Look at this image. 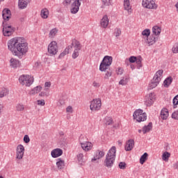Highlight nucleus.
Returning <instances> with one entry per match:
<instances>
[{
    "label": "nucleus",
    "mask_w": 178,
    "mask_h": 178,
    "mask_svg": "<svg viewBox=\"0 0 178 178\" xmlns=\"http://www.w3.org/2000/svg\"><path fill=\"white\" fill-rule=\"evenodd\" d=\"M101 106H102L101 99H95L91 102L90 108L93 111H99Z\"/></svg>",
    "instance_id": "6e6552de"
},
{
    "label": "nucleus",
    "mask_w": 178,
    "mask_h": 178,
    "mask_svg": "<svg viewBox=\"0 0 178 178\" xmlns=\"http://www.w3.org/2000/svg\"><path fill=\"white\" fill-rule=\"evenodd\" d=\"M169 117V111L168 108H163L161 111V118L163 120H166Z\"/></svg>",
    "instance_id": "4be33fe9"
},
{
    "label": "nucleus",
    "mask_w": 178,
    "mask_h": 178,
    "mask_svg": "<svg viewBox=\"0 0 178 178\" xmlns=\"http://www.w3.org/2000/svg\"><path fill=\"white\" fill-rule=\"evenodd\" d=\"M116 159V147L113 146L108 152L104 161V166L112 168Z\"/></svg>",
    "instance_id": "f03ea898"
},
{
    "label": "nucleus",
    "mask_w": 178,
    "mask_h": 178,
    "mask_svg": "<svg viewBox=\"0 0 178 178\" xmlns=\"http://www.w3.org/2000/svg\"><path fill=\"white\" fill-rule=\"evenodd\" d=\"M80 1L81 0H75L72 4L71 13H72L73 15H76V13L79 12V10L80 9V6L81 5Z\"/></svg>",
    "instance_id": "9b49d317"
},
{
    "label": "nucleus",
    "mask_w": 178,
    "mask_h": 178,
    "mask_svg": "<svg viewBox=\"0 0 178 178\" xmlns=\"http://www.w3.org/2000/svg\"><path fill=\"white\" fill-rule=\"evenodd\" d=\"M44 87H51V82H45Z\"/></svg>",
    "instance_id": "bf43d9fd"
},
{
    "label": "nucleus",
    "mask_w": 178,
    "mask_h": 178,
    "mask_svg": "<svg viewBox=\"0 0 178 178\" xmlns=\"http://www.w3.org/2000/svg\"><path fill=\"white\" fill-rule=\"evenodd\" d=\"M38 105H41V106H44L45 105V101L44 99L38 100Z\"/></svg>",
    "instance_id": "4d7b16f0"
},
{
    "label": "nucleus",
    "mask_w": 178,
    "mask_h": 178,
    "mask_svg": "<svg viewBox=\"0 0 178 178\" xmlns=\"http://www.w3.org/2000/svg\"><path fill=\"white\" fill-rule=\"evenodd\" d=\"M129 83V79L128 78H123L119 81V84L121 86H126Z\"/></svg>",
    "instance_id": "58836bf2"
},
{
    "label": "nucleus",
    "mask_w": 178,
    "mask_h": 178,
    "mask_svg": "<svg viewBox=\"0 0 178 178\" xmlns=\"http://www.w3.org/2000/svg\"><path fill=\"white\" fill-rule=\"evenodd\" d=\"M48 52L50 55H56L58 54V43L52 41L48 46Z\"/></svg>",
    "instance_id": "9d476101"
},
{
    "label": "nucleus",
    "mask_w": 178,
    "mask_h": 178,
    "mask_svg": "<svg viewBox=\"0 0 178 178\" xmlns=\"http://www.w3.org/2000/svg\"><path fill=\"white\" fill-rule=\"evenodd\" d=\"M106 73L105 74L104 79L105 80H108L112 76V71H111V68H108V70H106Z\"/></svg>",
    "instance_id": "e433bc0d"
},
{
    "label": "nucleus",
    "mask_w": 178,
    "mask_h": 178,
    "mask_svg": "<svg viewBox=\"0 0 178 178\" xmlns=\"http://www.w3.org/2000/svg\"><path fill=\"white\" fill-rule=\"evenodd\" d=\"M151 130H152V122H149V124L147 125H145L143 127V134L149 133V131H151Z\"/></svg>",
    "instance_id": "5701e85b"
},
{
    "label": "nucleus",
    "mask_w": 178,
    "mask_h": 178,
    "mask_svg": "<svg viewBox=\"0 0 178 178\" xmlns=\"http://www.w3.org/2000/svg\"><path fill=\"white\" fill-rule=\"evenodd\" d=\"M105 122L106 126H111V124H113V119L111 117H106Z\"/></svg>",
    "instance_id": "2f4dec72"
},
{
    "label": "nucleus",
    "mask_w": 178,
    "mask_h": 178,
    "mask_svg": "<svg viewBox=\"0 0 178 178\" xmlns=\"http://www.w3.org/2000/svg\"><path fill=\"white\" fill-rule=\"evenodd\" d=\"M134 119H136L137 122H144L147 120V113H143L142 109H138L134 113Z\"/></svg>",
    "instance_id": "423d86ee"
},
{
    "label": "nucleus",
    "mask_w": 178,
    "mask_h": 178,
    "mask_svg": "<svg viewBox=\"0 0 178 178\" xmlns=\"http://www.w3.org/2000/svg\"><path fill=\"white\" fill-rule=\"evenodd\" d=\"M15 31L16 28L8 24H5V22H3V34L5 37H10Z\"/></svg>",
    "instance_id": "0eeeda50"
},
{
    "label": "nucleus",
    "mask_w": 178,
    "mask_h": 178,
    "mask_svg": "<svg viewBox=\"0 0 178 178\" xmlns=\"http://www.w3.org/2000/svg\"><path fill=\"white\" fill-rule=\"evenodd\" d=\"M147 159H148V153L145 152L140 159V165H144L145 161H147Z\"/></svg>",
    "instance_id": "a878e982"
},
{
    "label": "nucleus",
    "mask_w": 178,
    "mask_h": 178,
    "mask_svg": "<svg viewBox=\"0 0 178 178\" xmlns=\"http://www.w3.org/2000/svg\"><path fill=\"white\" fill-rule=\"evenodd\" d=\"M154 98L152 97V93L149 94V99L146 101L147 106H151L154 104Z\"/></svg>",
    "instance_id": "72a5a7b5"
},
{
    "label": "nucleus",
    "mask_w": 178,
    "mask_h": 178,
    "mask_svg": "<svg viewBox=\"0 0 178 178\" xmlns=\"http://www.w3.org/2000/svg\"><path fill=\"white\" fill-rule=\"evenodd\" d=\"M100 24L103 29H106L108 24H109V19H108V15H104L100 21Z\"/></svg>",
    "instance_id": "f3484780"
},
{
    "label": "nucleus",
    "mask_w": 178,
    "mask_h": 178,
    "mask_svg": "<svg viewBox=\"0 0 178 178\" xmlns=\"http://www.w3.org/2000/svg\"><path fill=\"white\" fill-rule=\"evenodd\" d=\"M92 86H93V87H95V88H99V87H101V84L96 81H93Z\"/></svg>",
    "instance_id": "6e6d98bb"
},
{
    "label": "nucleus",
    "mask_w": 178,
    "mask_h": 178,
    "mask_svg": "<svg viewBox=\"0 0 178 178\" xmlns=\"http://www.w3.org/2000/svg\"><path fill=\"white\" fill-rule=\"evenodd\" d=\"M16 109L17 111L22 112V111H24V106L23 104H19L16 106Z\"/></svg>",
    "instance_id": "37998d69"
},
{
    "label": "nucleus",
    "mask_w": 178,
    "mask_h": 178,
    "mask_svg": "<svg viewBox=\"0 0 178 178\" xmlns=\"http://www.w3.org/2000/svg\"><path fill=\"white\" fill-rule=\"evenodd\" d=\"M65 55H66L65 54L64 51H63L59 56H58V58H63V56H65Z\"/></svg>",
    "instance_id": "052dcab7"
},
{
    "label": "nucleus",
    "mask_w": 178,
    "mask_h": 178,
    "mask_svg": "<svg viewBox=\"0 0 178 178\" xmlns=\"http://www.w3.org/2000/svg\"><path fill=\"white\" fill-rule=\"evenodd\" d=\"M57 33H58V30H56V29H53L50 31L49 35L51 37H54L56 35Z\"/></svg>",
    "instance_id": "49530a36"
},
{
    "label": "nucleus",
    "mask_w": 178,
    "mask_h": 178,
    "mask_svg": "<svg viewBox=\"0 0 178 178\" xmlns=\"http://www.w3.org/2000/svg\"><path fill=\"white\" fill-rule=\"evenodd\" d=\"M127 166V164H126V163H124V162H120L119 163L120 169L124 170V169H126Z\"/></svg>",
    "instance_id": "09e8293b"
},
{
    "label": "nucleus",
    "mask_w": 178,
    "mask_h": 178,
    "mask_svg": "<svg viewBox=\"0 0 178 178\" xmlns=\"http://www.w3.org/2000/svg\"><path fill=\"white\" fill-rule=\"evenodd\" d=\"M58 169H63L65 167V161L62 159H58V161L56 162Z\"/></svg>",
    "instance_id": "c85d7f7f"
},
{
    "label": "nucleus",
    "mask_w": 178,
    "mask_h": 178,
    "mask_svg": "<svg viewBox=\"0 0 178 178\" xmlns=\"http://www.w3.org/2000/svg\"><path fill=\"white\" fill-rule=\"evenodd\" d=\"M102 2L104 6H109L111 5V0H102Z\"/></svg>",
    "instance_id": "864d4df0"
},
{
    "label": "nucleus",
    "mask_w": 178,
    "mask_h": 178,
    "mask_svg": "<svg viewBox=\"0 0 178 178\" xmlns=\"http://www.w3.org/2000/svg\"><path fill=\"white\" fill-rule=\"evenodd\" d=\"M161 31H162V29L158 26H154L152 28V33L154 34V35H159L161 34Z\"/></svg>",
    "instance_id": "b1692460"
},
{
    "label": "nucleus",
    "mask_w": 178,
    "mask_h": 178,
    "mask_svg": "<svg viewBox=\"0 0 178 178\" xmlns=\"http://www.w3.org/2000/svg\"><path fill=\"white\" fill-rule=\"evenodd\" d=\"M104 155H105V152H104V151H101V150L96 151L95 155L91 159V162L97 161V159H101V158H102Z\"/></svg>",
    "instance_id": "4468645a"
},
{
    "label": "nucleus",
    "mask_w": 178,
    "mask_h": 178,
    "mask_svg": "<svg viewBox=\"0 0 178 178\" xmlns=\"http://www.w3.org/2000/svg\"><path fill=\"white\" fill-rule=\"evenodd\" d=\"M143 60V57L141 56H139L136 60L135 61L136 63L137 69H140V67H143V65H141V61Z\"/></svg>",
    "instance_id": "c756f323"
},
{
    "label": "nucleus",
    "mask_w": 178,
    "mask_h": 178,
    "mask_svg": "<svg viewBox=\"0 0 178 178\" xmlns=\"http://www.w3.org/2000/svg\"><path fill=\"white\" fill-rule=\"evenodd\" d=\"M81 147L83 151H90V149L92 148V143L86 141L83 144L81 145Z\"/></svg>",
    "instance_id": "aec40b11"
},
{
    "label": "nucleus",
    "mask_w": 178,
    "mask_h": 178,
    "mask_svg": "<svg viewBox=\"0 0 178 178\" xmlns=\"http://www.w3.org/2000/svg\"><path fill=\"white\" fill-rule=\"evenodd\" d=\"M48 15H49V12L48 11V9L44 8L41 10V17L42 19H48Z\"/></svg>",
    "instance_id": "393cba45"
},
{
    "label": "nucleus",
    "mask_w": 178,
    "mask_h": 178,
    "mask_svg": "<svg viewBox=\"0 0 178 178\" xmlns=\"http://www.w3.org/2000/svg\"><path fill=\"white\" fill-rule=\"evenodd\" d=\"M11 15L12 14L10 13V10H9L8 8H4L2 11L3 19L5 21L9 20V19H10Z\"/></svg>",
    "instance_id": "ddd939ff"
},
{
    "label": "nucleus",
    "mask_w": 178,
    "mask_h": 178,
    "mask_svg": "<svg viewBox=\"0 0 178 178\" xmlns=\"http://www.w3.org/2000/svg\"><path fill=\"white\" fill-rule=\"evenodd\" d=\"M10 66H12L13 67H18L19 65L18 60L15 58H11L10 60Z\"/></svg>",
    "instance_id": "bb28decb"
},
{
    "label": "nucleus",
    "mask_w": 178,
    "mask_h": 178,
    "mask_svg": "<svg viewBox=\"0 0 178 178\" xmlns=\"http://www.w3.org/2000/svg\"><path fill=\"white\" fill-rule=\"evenodd\" d=\"M173 54H178V43H175L172 49Z\"/></svg>",
    "instance_id": "a18cd8bd"
},
{
    "label": "nucleus",
    "mask_w": 178,
    "mask_h": 178,
    "mask_svg": "<svg viewBox=\"0 0 178 178\" xmlns=\"http://www.w3.org/2000/svg\"><path fill=\"white\" fill-rule=\"evenodd\" d=\"M142 4L147 9H156L158 8V5L155 3L154 0H143Z\"/></svg>",
    "instance_id": "1a4fd4ad"
},
{
    "label": "nucleus",
    "mask_w": 178,
    "mask_h": 178,
    "mask_svg": "<svg viewBox=\"0 0 178 178\" xmlns=\"http://www.w3.org/2000/svg\"><path fill=\"white\" fill-rule=\"evenodd\" d=\"M163 74V70H159L157 71L155 74V75L153 77V79L152 80L151 83L149 84V89L152 90V88H155L158 84H159V81H161V77Z\"/></svg>",
    "instance_id": "20e7f679"
},
{
    "label": "nucleus",
    "mask_w": 178,
    "mask_h": 178,
    "mask_svg": "<svg viewBox=\"0 0 178 178\" xmlns=\"http://www.w3.org/2000/svg\"><path fill=\"white\" fill-rule=\"evenodd\" d=\"M72 2V0H65V3L67 5H70V3Z\"/></svg>",
    "instance_id": "e2e57ef3"
},
{
    "label": "nucleus",
    "mask_w": 178,
    "mask_h": 178,
    "mask_svg": "<svg viewBox=\"0 0 178 178\" xmlns=\"http://www.w3.org/2000/svg\"><path fill=\"white\" fill-rule=\"evenodd\" d=\"M8 48L13 55L21 59L29 51V44L26 42L24 38L16 37L8 42Z\"/></svg>",
    "instance_id": "f257e3e1"
},
{
    "label": "nucleus",
    "mask_w": 178,
    "mask_h": 178,
    "mask_svg": "<svg viewBox=\"0 0 178 178\" xmlns=\"http://www.w3.org/2000/svg\"><path fill=\"white\" fill-rule=\"evenodd\" d=\"M113 60V58L112 56H104L99 65L100 72H106L109 66L112 65Z\"/></svg>",
    "instance_id": "7ed1b4c3"
},
{
    "label": "nucleus",
    "mask_w": 178,
    "mask_h": 178,
    "mask_svg": "<svg viewBox=\"0 0 178 178\" xmlns=\"http://www.w3.org/2000/svg\"><path fill=\"white\" fill-rule=\"evenodd\" d=\"M63 52H65V54H69V49L65 48V49L63 51Z\"/></svg>",
    "instance_id": "680f3d73"
},
{
    "label": "nucleus",
    "mask_w": 178,
    "mask_h": 178,
    "mask_svg": "<svg viewBox=\"0 0 178 178\" xmlns=\"http://www.w3.org/2000/svg\"><path fill=\"white\" fill-rule=\"evenodd\" d=\"M8 94H9V90L3 88L0 92V98H3V97H6Z\"/></svg>",
    "instance_id": "7c9ffc66"
},
{
    "label": "nucleus",
    "mask_w": 178,
    "mask_h": 178,
    "mask_svg": "<svg viewBox=\"0 0 178 178\" xmlns=\"http://www.w3.org/2000/svg\"><path fill=\"white\" fill-rule=\"evenodd\" d=\"M116 73L117 74H120V75L123 74V68L118 67V70H116Z\"/></svg>",
    "instance_id": "5fc2aeb1"
},
{
    "label": "nucleus",
    "mask_w": 178,
    "mask_h": 178,
    "mask_svg": "<svg viewBox=\"0 0 178 178\" xmlns=\"http://www.w3.org/2000/svg\"><path fill=\"white\" fill-rule=\"evenodd\" d=\"M42 88V87L41 86H36L35 88H34L32 90V94H38V92H40V91H41V89Z\"/></svg>",
    "instance_id": "4c0bfd02"
},
{
    "label": "nucleus",
    "mask_w": 178,
    "mask_h": 178,
    "mask_svg": "<svg viewBox=\"0 0 178 178\" xmlns=\"http://www.w3.org/2000/svg\"><path fill=\"white\" fill-rule=\"evenodd\" d=\"M175 166H176V169H178V161L176 163V164H175Z\"/></svg>",
    "instance_id": "774afa93"
},
{
    "label": "nucleus",
    "mask_w": 178,
    "mask_h": 178,
    "mask_svg": "<svg viewBox=\"0 0 178 178\" xmlns=\"http://www.w3.org/2000/svg\"><path fill=\"white\" fill-rule=\"evenodd\" d=\"M170 157V153H169L168 152H165L163 154L162 159H163V161H169Z\"/></svg>",
    "instance_id": "c9c22d12"
},
{
    "label": "nucleus",
    "mask_w": 178,
    "mask_h": 178,
    "mask_svg": "<svg viewBox=\"0 0 178 178\" xmlns=\"http://www.w3.org/2000/svg\"><path fill=\"white\" fill-rule=\"evenodd\" d=\"M79 54H80V51L77 49H74L72 54V59H76V58H79Z\"/></svg>",
    "instance_id": "79ce46f5"
},
{
    "label": "nucleus",
    "mask_w": 178,
    "mask_h": 178,
    "mask_svg": "<svg viewBox=\"0 0 178 178\" xmlns=\"http://www.w3.org/2000/svg\"><path fill=\"white\" fill-rule=\"evenodd\" d=\"M137 57L132 56L129 58V61L130 62V63H134L137 60Z\"/></svg>",
    "instance_id": "3c124183"
},
{
    "label": "nucleus",
    "mask_w": 178,
    "mask_h": 178,
    "mask_svg": "<svg viewBox=\"0 0 178 178\" xmlns=\"http://www.w3.org/2000/svg\"><path fill=\"white\" fill-rule=\"evenodd\" d=\"M72 106H69L67 107L66 111L67 112H72Z\"/></svg>",
    "instance_id": "13d9d810"
},
{
    "label": "nucleus",
    "mask_w": 178,
    "mask_h": 178,
    "mask_svg": "<svg viewBox=\"0 0 178 178\" xmlns=\"http://www.w3.org/2000/svg\"><path fill=\"white\" fill-rule=\"evenodd\" d=\"M63 154V150L62 149H55L51 151V156L52 158H58V156H60Z\"/></svg>",
    "instance_id": "dca6fc26"
},
{
    "label": "nucleus",
    "mask_w": 178,
    "mask_h": 178,
    "mask_svg": "<svg viewBox=\"0 0 178 178\" xmlns=\"http://www.w3.org/2000/svg\"><path fill=\"white\" fill-rule=\"evenodd\" d=\"M2 109H3V106L0 104V113H1V111H2Z\"/></svg>",
    "instance_id": "338daca9"
},
{
    "label": "nucleus",
    "mask_w": 178,
    "mask_h": 178,
    "mask_svg": "<svg viewBox=\"0 0 178 178\" xmlns=\"http://www.w3.org/2000/svg\"><path fill=\"white\" fill-rule=\"evenodd\" d=\"M131 69H132V70H134V69H136V65L131 64Z\"/></svg>",
    "instance_id": "0e129e2a"
},
{
    "label": "nucleus",
    "mask_w": 178,
    "mask_h": 178,
    "mask_svg": "<svg viewBox=\"0 0 178 178\" xmlns=\"http://www.w3.org/2000/svg\"><path fill=\"white\" fill-rule=\"evenodd\" d=\"M172 81H173V78H172V76L167 77L163 81V86L165 87V88H169Z\"/></svg>",
    "instance_id": "412c9836"
},
{
    "label": "nucleus",
    "mask_w": 178,
    "mask_h": 178,
    "mask_svg": "<svg viewBox=\"0 0 178 178\" xmlns=\"http://www.w3.org/2000/svg\"><path fill=\"white\" fill-rule=\"evenodd\" d=\"M83 154H79L77 155L78 161L79 162L80 165H83L86 162V160H84Z\"/></svg>",
    "instance_id": "f704fd0d"
},
{
    "label": "nucleus",
    "mask_w": 178,
    "mask_h": 178,
    "mask_svg": "<svg viewBox=\"0 0 178 178\" xmlns=\"http://www.w3.org/2000/svg\"><path fill=\"white\" fill-rule=\"evenodd\" d=\"M19 81L22 86H26V87H30L31 84L34 82V78L30 76V75H22L19 78Z\"/></svg>",
    "instance_id": "39448f33"
},
{
    "label": "nucleus",
    "mask_w": 178,
    "mask_h": 178,
    "mask_svg": "<svg viewBox=\"0 0 178 178\" xmlns=\"http://www.w3.org/2000/svg\"><path fill=\"white\" fill-rule=\"evenodd\" d=\"M150 34H151V31H149V29H145L142 32V35H145L146 37L149 36Z\"/></svg>",
    "instance_id": "c03bdc74"
},
{
    "label": "nucleus",
    "mask_w": 178,
    "mask_h": 178,
    "mask_svg": "<svg viewBox=\"0 0 178 178\" xmlns=\"http://www.w3.org/2000/svg\"><path fill=\"white\" fill-rule=\"evenodd\" d=\"M147 42L149 44V45H154L155 42H156V40L155 39V36L152 35L147 39Z\"/></svg>",
    "instance_id": "cd10ccee"
},
{
    "label": "nucleus",
    "mask_w": 178,
    "mask_h": 178,
    "mask_svg": "<svg viewBox=\"0 0 178 178\" xmlns=\"http://www.w3.org/2000/svg\"><path fill=\"white\" fill-rule=\"evenodd\" d=\"M72 48H73V45H72V44H71V45H70V46H68L67 47V49H72Z\"/></svg>",
    "instance_id": "69168bd1"
},
{
    "label": "nucleus",
    "mask_w": 178,
    "mask_h": 178,
    "mask_svg": "<svg viewBox=\"0 0 178 178\" xmlns=\"http://www.w3.org/2000/svg\"><path fill=\"white\" fill-rule=\"evenodd\" d=\"M120 34H122V31L120 30V29H116L114 32V35L115 37H119Z\"/></svg>",
    "instance_id": "de8ad7c7"
},
{
    "label": "nucleus",
    "mask_w": 178,
    "mask_h": 178,
    "mask_svg": "<svg viewBox=\"0 0 178 178\" xmlns=\"http://www.w3.org/2000/svg\"><path fill=\"white\" fill-rule=\"evenodd\" d=\"M24 141L26 144H29L30 143V137H29V135H25L24 137Z\"/></svg>",
    "instance_id": "603ef678"
},
{
    "label": "nucleus",
    "mask_w": 178,
    "mask_h": 178,
    "mask_svg": "<svg viewBox=\"0 0 178 178\" xmlns=\"http://www.w3.org/2000/svg\"><path fill=\"white\" fill-rule=\"evenodd\" d=\"M24 155V146L19 145L17 147V159H22Z\"/></svg>",
    "instance_id": "f8f14e48"
},
{
    "label": "nucleus",
    "mask_w": 178,
    "mask_h": 178,
    "mask_svg": "<svg viewBox=\"0 0 178 178\" xmlns=\"http://www.w3.org/2000/svg\"><path fill=\"white\" fill-rule=\"evenodd\" d=\"M172 118L178 120V110L172 113Z\"/></svg>",
    "instance_id": "8fccbe9b"
},
{
    "label": "nucleus",
    "mask_w": 178,
    "mask_h": 178,
    "mask_svg": "<svg viewBox=\"0 0 178 178\" xmlns=\"http://www.w3.org/2000/svg\"><path fill=\"white\" fill-rule=\"evenodd\" d=\"M124 8L125 10H130L131 7L130 6V0H124Z\"/></svg>",
    "instance_id": "473e14b6"
},
{
    "label": "nucleus",
    "mask_w": 178,
    "mask_h": 178,
    "mask_svg": "<svg viewBox=\"0 0 178 178\" xmlns=\"http://www.w3.org/2000/svg\"><path fill=\"white\" fill-rule=\"evenodd\" d=\"M172 104L174 105V108H177V106L178 105V95H176L173 99H172Z\"/></svg>",
    "instance_id": "a19ab883"
},
{
    "label": "nucleus",
    "mask_w": 178,
    "mask_h": 178,
    "mask_svg": "<svg viewBox=\"0 0 178 178\" xmlns=\"http://www.w3.org/2000/svg\"><path fill=\"white\" fill-rule=\"evenodd\" d=\"M134 148V140L130 139L127 142L125 150L131 151Z\"/></svg>",
    "instance_id": "a211bd4d"
},
{
    "label": "nucleus",
    "mask_w": 178,
    "mask_h": 178,
    "mask_svg": "<svg viewBox=\"0 0 178 178\" xmlns=\"http://www.w3.org/2000/svg\"><path fill=\"white\" fill-rule=\"evenodd\" d=\"M86 140H87V138L84 137V136H83V135H81L79 136V141L81 145L82 144H84L85 143H86L87 142Z\"/></svg>",
    "instance_id": "ea45409f"
},
{
    "label": "nucleus",
    "mask_w": 178,
    "mask_h": 178,
    "mask_svg": "<svg viewBox=\"0 0 178 178\" xmlns=\"http://www.w3.org/2000/svg\"><path fill=\"white\" fill-rule=\"evenodd\" d=\"M31 1V0H18V6L19 9H26Z\"/></svg>",
    "instance_id": "2eb2a0df"
},
{
    "label": "nucleus",
    "mask_w": 178,
    "mask_h": 178,
    "mask_svg": "<svg viewBox=\"0 0 178 178\" xmlns=\"http://www.w3.org/2000/svg\"><path fill=\"white\" fill-rule=\"evenodd\" d=\"M72 45L74 48V49H76L77 51H81V44L79 40L73 39L72 42Z\"/></svg>",
    "instance_id": "6ab92c4d"
}]
</instances>
